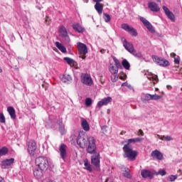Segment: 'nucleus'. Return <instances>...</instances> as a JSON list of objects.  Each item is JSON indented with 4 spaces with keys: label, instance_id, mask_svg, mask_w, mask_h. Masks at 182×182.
<instances>
[{
    "label": "nucleus",
    "instance_id": "1",
    "mask_svg": "<svg viewBox=\"0 0 182 182\" xmlns=\"http://www.w3.org/2000/svg\"><path fill=\"white\" fill-rule=\"evenodd\" d=\"M123 151L124 159H128V160H131V161H134L137 157V154H139V152L133 150L132 146H130L129 144H125L124 146Z\"/></svg>",
    "mask_w": 182,
    "mask_h": 182
},
{
    "label": "nucleus",
    "instance_id": "2",
    "mask_svg": "<svg viewBox=\"0 0 182 182\" xmlns=\"http://www.w3.org/2000/svg\"><path fill=\"white\" fill-rule=\"evenodd\" d=\"M36 165L40 170H44L46 171L49 167V160L45 156H38L36 159Z\"/></svg>",
    "mask_w": 182,
    "mask_h": 182
},
{
    "label": "nucleus",
    "instance_id": "3",
    "mask_svg": "<svg viewBox=\"0 0 182 182\" xmlns=\"http://www.w3.org/2000/svg\"><path fill=\"white\" fill-rule=\"evenodd\" d=\"M87 141H89L87 135L83 132H80L77 138V144L81 149H86V147H87Z\"/></svg>",
    "mask_w": 182,
    "mask_h": 182
},
{
    "label": "nucleus",
    "instance_id": "4",
    "mask_svg": "<svg viewBox=\"0 0 182 182\" xmlns=\"http://www.w3.org/2000/svg\"><path fill=\"white\" fill-rule=\"evenodd\" d=\"M26 146L27 151L30 156H35V154H36V151H38V145L36 144V141L30 139L27 141Z\"/></svg>",
    "mask_w": 182,
    "mask_h": 182
},
{
    "label": "nucleus",
    "instance_id": "5",
    "mask_svg": "<svg viewBox=\"0 0 182 182\" xmlns=\"http://www.w3.org/2000/svg\"><path fill=\"white\" fill-rule=\"evenodd\" d=\"M122 42L123 43V46L125 48V49L129 52V53H132L135 58H137L139 56V54L137 53V51L136 49H134V46H133V44L132 43L127 42V40L126 38H122Z\"/></svg>",
    "mask_w": 182,
    "mask_h": 182
},
{
    "label": "nucleus",
    "instance_id": "6",
    "mask_svg": "<svg viewBox=\"0 0 182 182\" xmlns=\"http://www.w3.org/2000/svg\"><path fill=\"white\" fill-rule=\"evenodd\" d=\"M87 153L89 154H95V153H97L96 151V139H95V137L90 136L88 138V146L87 148Z\"/></svg>",
    "mask_w": 182,
    "mask_h": 182
},
{
    "label": "nucleus",
    "instance_id": "7",
    "mask_svg": "<svg viewBox=\"0 0 182 182\" xmlns=\"http://www.w3.org/2000/svg\"><path fill=\"white\" fill-rule=\"evenodd\" d=\"M91 156V164L95 167L97 171H100V154L97 152Z\"/></svg>",
    "mask_w": 182,
    "mask_h": 182
},
{
    "label": "nucleus",
    "instance_id": "8",
    "mask_svg": "<svg viewBox=\"0 0 182 182\" xmlns=\"http://www.w3.org/2000/svg\"><path fill=\"white\" fill-rule=\"evenodd\" d=\"M77 48L80 54V58L81 59H86V54L87 53V46L83 43H77Z\"/></svg>",
    "mask_w": 182,
    "mask_h": 182
},
{
    "label": "nucleus",
    "instance_id": "9",
    "mask_svg": "<svg viewBox=\"0 0 182 182\" xmlns=\"http://www.w3.org/2000/svg\"><path fill=\"white\" fill-rule=\"evenodd\" d=\"M152 59L155 63L157 65H159V66H163L164 68H166V66L170 65V62L166 59H163L161 58H159V56L153 55Z\"/></svg>",
    "mask_w": 182,
    "mask_h": 182
},
{
    "label": "nucleus",
    "instance_id": "10",
    "mask_svg": "<svg viewBox=\"0 0 182 182\" xmlns=\"http://www.w3.org/2000/svg\"><path fill=\"white\" fill-rule=\"evenodd\" d=\"M81 82L86 86H92L93 85V80L90 75L87 73H83L81 75Z\"/></svg>",
    "mask_w": 182,
    "mask_h": 182
},
{
    "label": "nucleus",
    "instance_id": "11",
    "mask_svg": "<svg viewBox=\"0 0 182 182\" xmlns=\"http://www.w3.org/2000/svg\"><path fill=\"white\" fill-rule=\"evenodd\" d=\"M122 28L124 29V31H126V32H128L129 35L132 36H137V30H136L134 28L129 26L127 23H123L122 24Z\"/></svg>",
    "mask_w": 182,
    "mask_h": 182
},
{
    "label": "nucleus",
    "instance_id": "12",
    "mask_svg": "<svg viewBox=\"0 0 182 182\" xmlns=\"http://www.w3.org/2000/svg\"><path fill=\"white\" fill-rule=\"evenodd\" d=\"M139 19H140L141 22H142L144 26H146V28L148 29V31L149 32H151V33H154V32H156L154 31V28H153V25H151V23L149 21H147V19H146V18L139 17Z\"/></svg>",
    "mask_w": 182,
    "mask_h": 182
},
{
    "label": "nucleus",
    "instance_id": "13",
    "mask_svg": "<svg viewBox=\"0 0 182 182\" xmlns=\"http://www.w3.org/2000/svg\"><path fill=\"white\" fill-rule=\"evenodd\" d=\"M67 149L68 146L65 144H61L59 146L60 156L63 160H65L66 157H68V152L66 151Z\"/></svg>",
    "mask_w": 182,
    "mask_h": 182
},
{
    "label": "nucleus",
    "instance_id": "14",
    "mask_svg": "<svg viewBox=\"0 0 182 182\" xmlns=\"http://www.w3.org/2000/svg\"><path fill=\"white\" fill-rule=\"evenodd\" d=\"M163 9L164 11L165 14L166 15L167 18L171 21V22H176V16L173 12L170 11V9L166 6H163Z\"/></svg>",
    "mask_w": 182,
    "mask_h": 182
},
{
    "label": "nucleus",
    "instance_id": "15",
    "mask_svg": "<svg viewBox=\"0 0 182 182\" xmlns=\"http://www.w3.org/2000/svg\"><path fill=\"white\" fill-rule=\"evenodd\" d=\"M14 161L15 159L14 158L7 159L1 161V166L2 168H9L14 164Z\"/></svg>",
    "mask_w": 182,
    "mask_h": 182
},
{
    "label": "nucleus",
    "instance_id": "16",
    "mask_svg": "<svg viewBox=\"0 0 182 182\" xmlns=\"http://www.w3.org/2000/svg\"><path fill=\"white\" fill-rule=\"evenodd\" d=\"M148 8L151 12H160V6L154 1H149L148 3Z\"/></svg>",
    "mask_w": 182,
    "mask_h": 182
},
{
    "label": "nucleus",
    "instance_id": "17",
    "mask_svg": "<svg viewBox=\"0 0 182 182\" xmlns=\"http://www.w3.org/2000/svg\"><path fill=\"white\" fill-rule=\"evenodd\" d=\"M112 100H113V99H112L111 97H107L102 99L101 101H100L97 103V106L100 109V107H102V106H107V105L111 103Z\"/></svg>",
    "mask_w": 182,
    "mask_h": 182
},
{
    "label": "nucleus",
    "instance_id": "18",
    "mask_svg": "<svg viewBox=\"0 0 182 182\" xmlns=\"http://www.w3.org/2000/svg\"><path fill=\"white\" fill-rule=\"evenodd\" d=\"M151 156L154 160H163V154L160 151L156 149L153 151Z\"/></svg>",
    "mask_w": 182,
    "mask_h": 182
},
{
    "label": "nucleus",
    "instance_id": "19",
    "mask_svg": "<svg viewBox=\"0 0 182 182\" xmlns=\"http://www.w3.org/2000/svg\"><path fill=\"white\" fill-rule=\"evenodd\" d=\"M141 175L144 178H153L154 173L150 171V170H142L141 172Z\"/></svg>",
    "mask_w": 182,
    "mask_h": 182
},
{
    "label": "nucleus",
    "instance_id": "20",
    "mask_svg": "<svg viewBox=\"0 0 182 182\" xmlns=\"http://www.w3.org/2000/svg\"><path fill=\"white\" fill-rule=\"evenodd\" d=\"M45 170H42L41 168H36L33 170V175L36 178L41 179L43 177V172Z\"/></svg>",
    "mask_w": 182,
    "mask_h": 182
},
{
    "label": "nucleus",
    "instance_id": "21",
    "mask_svg": "<svg viewBox=\"0 0 182 182\" xmlns=\"http://www.w3.org/2000/svg\"><path fill=\"white\" fill-rule=\"evenodd\" d=\"M73 28L76 32H78V33H83L85 32V28L82 27L79 23L73 24Z\"/></svg>",
    "mask_w": 182,
    "mask_h": 182
},
{
    "label": "nucleus",
    "instance_id": "22",
    "mask_svg": "<svg viewBox=\"0 0 182 182\" xmlns=\"http://www.w3.org/2000/svg\"><path fill=\"white\" fill-rule=\"evenodd\" d=\"M59 33L63 36V38H69V36L68 35V31L66 30L65 26H59Z\"/></svg>",
    "mask_w": 182,
    "mask_h": 182
},
{
    "label": "nucleus",
    "instance_id": "23",
    "mask_svg": "<svg viewBox=\"0 0 182 182\" xmlns=\"http://www.w3.org/2000/svg\"><path fill=\"white\" fill-rule=\"evenodd\" d=\"M81 126L85 132H89L90 130V126H89V123L85 119L81 120Z\"/></svg>",
    "mask_w": 182,
    "mask_h": 182
},
{
    "label": "nucleus",
    "instance_id": "24",
    "mask_svg": "<svg viewBox=\"0 0 182 182\" xmlns=\"http://www.w3.org/2000/svg\"><path fill=\"white\" fill-rule=\"evenodd\" d=\"M103 4L101 3H96L95 5V9L97 11L99 15H102L103 14Z\"/></svg>",
    "mask_w": 182,
    "mask_h": 182
},
{
    "label": "nucleus",
    "instance_id": "25",
    "mask_svg": "<svg viewBox=\"0 0 182 182\" xmlns=\"http://www.w3.org/2000/svg\"><path fill=\"white\" fill-rule=\"evenodd\" d=\"M7 112H9V114L10 115L11 119H16V114L15 112V108H14V107H9L7 108Z\"/></svg>",
    "mask_w": 182,
    "mask_h": 182
},
{
    "label": "nucleus",
    "instance_id": "26",
    "mask_svg": "<svg viewBox=\"0 0 182 182\" xmlns=\"http://www.w3.org/2000/svg\"><path fill=\"white\" fill-rule=\"evenodd\" d=\"M55 45L56 46V48H58V49H59V50H60V52H62L63 53H66V52H67L66 47L64 46L63 45H62V43L57 41L55 43Z\"/></svg>",
    "mask_w": 182,
    "mask_h": 182
},
{
    "label": "nucleus",
    "instance_id": "27",
    "mask_svg": "<svg viewBox=\"0 0 182 182\" xmlns=\"http://www.w3.org/2000/svg\"><path fill=\"white\" fill-rule=\"evenodd\" d=\"M61 82L63 83H69L72 82V77L68 74H65L61 77Z\"/></svg>",
    "mask_w": 182,
    "mask_h": 182
},
{
    "label": "nucleus",
    "instance_id": "28",
    "mask_svg": "<svg viewBox=\"0 0 182 182\" xmlns=\"http://www.w3.org/2000/svg\"><path fill=\"white\" fill-rule=\"evenodd\" d=\"M109 70L111 74L119 73V68L117 67H115V65H113V64L109 65Z\"/></svg>",
    "mask_w": 182,
    "mask_h": 182
},
{
    "label": "nucleus",
    "instance_id": "29",
    "mask_svg": "<svg viewBox=\"0 0 182 182\" xmlns=\"http://www.w3.org/2000/svg\"><path fill=\"white\" fill-rule=\"evenodd\" d=\"M84 166H85V169L87 170V171L92 172V166L90 165V164H89V160L87 159H85L84 160Z\"/></svg>",
    "mask_w": 182,
    "mask_h": 182
},
{
    "label": "nucleus",
    "instance_id": "30",
    "mask_svg": "<svg viewBox=\"0 0 182 182\" xmlns=\"http://www.w3.org/2000/svg\"><path fill=\"white\" fill-rule=\"evenodd\" d=\"M141 100L142 102H149V100H151V95L142 94L141 96Z\"/></svg>",
    "mask_w": 182,
    "mask_h": 182
},
{
    "label": "nucleus",
    "instance_id": "31",
    "mask_svg": "<svg viewBox=\"0 0 182 182\" xmlns=\"http://www.w3.org/2000/svg\"><path fill=\"white\" fill-rule=\"evenodd\" d=\"M122 65L123 68L126 69V70H130V63H129L127 60L124 59L122 62Z\"/></svg>",
    "mask_w": 182,
    "mask_h": 182
},
{
    "label": "nucleus",
    "instance_id": "32",
    "mask_svg": "<svg viewBox=\"0 0 182 182\" xmlns=\"http://www.w3.org/2000/svg\"><path fill=\"white\" fill-rule=\"evenodd\" d=\"M143 139L141 138H134V139H129L127 140V144L129 146L132 144V143H139V141H141Z\"/></svg>",
    "mask_w": 182,
    "mask_h": 182
},
{
    "label": "nucleus",
    "instance_id": "33",
    "mask_svg": "<svg viewBox=\"0 0 182 182\" xmlns=\"http://www.w3.org/2000/svg\"><path fill=\"white\" fill-rule=\"evenodd\" d=\"M7 153H9V149H8L6 146H3L0 149V157H2V156H6Z\"/></svg>",
    "mask_w": 182,
    "mask_h": 182
},
{
    "label": "nucleus",
    "instance_id": "34",
    "mask_svg": "<svg viewBox=\"0 0 182 182\" xmlns=\"http://www.w3.org/2000/svg\"><path fill=\"white\" fill-rule=\"evenodd\" d=\"M148 79L154 82V85L159 83V77L157 75H151V77H148Z\"/></svg>",
    "mask_w": 182,
    "mask_h": 182
},
{
    "label": "nucleus",
    "instance_id": "35",
    "mask_svg": "<svg viewBox=\"0 0 182 182\" xmlns=\"http://www.w3.org/2000/svg\"><path fill=\"white\" fill-rule=\"evenodd\" d=\"M111 80L113 82V83L117 82L119 80V76L117 75V73H114L111 75Z\"/></svg>",
    "mask_w": 182,
    "mask_h": 182
},
{
    "label": "nucleus",
    "instance_id": "36",
    "mask_svg": "<svg viewBox=\"0 0 182 182\" xmlns=\"http://www.w3.org/2000/svg\"><path fill=\"white\" fill-rule=\"evenodd\" d=\"M64 60H65L68 65H75V60L70 58L65 57L64 58Z\"/></svg>",
    "mask_w": 182,
    "mask_h": 182
},
{
    "label": "nucleus",
    "instance_id": "37",
    "mask_svg": "<svg viewBox=\"0 0 182 182\" xmlns=\"http://www.w3.org/2000/svg\"><path fill=\"white\" fill-rule=\"evenodd\" d=\"M104 16L103 18L105 20V22H110L112 18L110 17V15H109L108 14L104 13L103 14Z\"/></svg>",
    "mask_w": 182,
    "mask_h": 182
},
{
    "label": "nucleus",
    "instance_id": "38",
    "mask_svg": "<svg viewBox=\"0 0 182 182\" xmlns=\"http://www.w3.org/2000/svg\"><path fill=\"white\" fill-rule=\"evenodd\" d=\"M161 99V96L157 94L151 95V100H160Z\"/></svg>",
    "mask_w": 182,
    "mask_h": 182
},
{
    "label": "nucleus",
    "instance_id": "39",
    "mask_svg": "<svg viewBox=\"0 0 182 182\" xmlns=\"http://www.w3.org/2000/svg\"><path fill=\"white\" fill-rule=\"evenodd\" d=\"M114 62L116 68H117L118 69H120V68H122V64L120 63V61H119V60L114 58Z\"/></svg>",
    "mask_w": 182,
    "mask_h": 182
},
{
    "label": "nucleus",
    "instance_id": "40",
    "mask_svg": "<svg viewBox=\"0 0 182 182\" xmlns=\"http://www.w3.org/2000/svg\"><path fill=\"white\" fill-rule=\"evenodd\" d=\"M155 174L156 176H166L167 172H166L164 170H159L158 172H156Z\"/></svg>",
    "mask_w": 182,
    "mask_h": 182
},
{
    "label": "nucleus",
    "instance_id": "41",
    "mask_svg": "<svg viewBox=\"0 0 182 182\" xmlns=\"http://www.w3.org/2000/svg\"><path fill=\"white\" fill-rule=\"evenodd\" d=\"M119 79L121 80H126L127 79V75L124 73H122L119 74Z\"/></svg>",
    "mask_w": 182,
    "mask_h": 182
},
{
    "label": "nucleus",
    "instance_id": "42",
    "mask_svg": "<svg viewBox=\"0 0 182 182\" xmlns=\"http://www.w3.org/2000/svg\"><path fill=\"white\" fill-rule=\"evenodd\" d=\"M92 105V99L91 98H86L85 100V105L87 107H90Z\"/></svg>",
    "mask_w": 182,
    "mask_h": 182
},
{
    "label": "nucleus",
    "instance_id": "43",
    "mask_svg": "<svg viewBox=\"0 0 182 182\" xmlns=\"http://www.w3.org/2000/svg\"><path fill=\"white\" fill-rule=\"evenodd\" d=\"M0 123H6L5 115H4V113H0Z\"/></svg>",
    "mask_w": 182,
    "mask_h": 182
},
{
    "label": "nucleus",
    "instance_id": "44",
    "mask_svg": "<svg viewBox=\"0 0 182 182\" xmlns=\"http://www.w3.org/2000/svg\"><path fill=\"white\" fill-rule=\"evenodd\" d=\"M168 179L171 182L175 181L176 180H177V176L171 175L168 176Z\"/></svg>",
    "mask_w": 182,
    "mask_h": 182
},
{
    "label": "nucleus",
    "instance_id": "45",
    "mask_svg": "<svg viewBox=\"0 0 182 182\" xmlns=\"http://www.w3.org/2000/svg\"><path fill=\"white\" fill-rule=\"evenodd\" d=\"M50 22H51V20H50V18L49 16H46V19H45V23L46 25H50Z\"/></svg>",
    "mask_w": 182,
    "mask_h": 182
},
{
    "label": "nucleus",
    "instance_id": "46",
    "mask_svg": "<svg viewBox=\"0 0 182 182\" xmlns=\"http://www.w3.org/2000/svg\"><path fill=\"white\" fill-rule=\"evenodd\" d=\"M58 124H59V126H60V130L61 132L62 131L64 132L65 131V127H61L62 124H63V122L62 120H60V121L58 122Z\"/></svg>",
    "mask_w": 182,
    "mask_h": 182
},
{
    "label": "nucleus",
    "instance_id": "47",
    "mask_svg": "<svg viewBox=\"0 0 182 182\" xmlns=\"http://www.w3.org/2000/svg\"><path fill=\"white\" fill-rule=\"evenodd\" d=\"M102 130V133H103V134H106V133H107V127L104 126L101 128Z\"/></svg>",
    "mask_w": 182,
    "mask_h": 182
},
{
    "label": "nucleus",
    "instance_id": "48",
    "mask_svg": "<svg viewBox=\"0 0 182 182\" xmlns=\"http://www.w3.org/2000/svg\"><path fill=\"white\" fill-rule=\"evenodd\" d=\"M164 137L166 141H171L173 140V138L171 136H163Z\"/></svg>",
    "mask_w": 182,
    "mask_h": 182
},
{
    "label": "nucleus",
    "instance_id": "49",
    "mask_svg": "<svg viewBox=\"0 0 182 182\" xmlns=\"http://www.w3.org/2000/svg\"><path fill=\"white\" fill-rule=\"evenodd\" d=\"M174 63H176L177 65L180 64V57L174 58Z\"/></svg>",
    "mask_w": 182,
    "mask_h": 182
},
{
    "label": "nucleus",
    "instance_id": "50",
    "mask_svg": "<svg viewBox=\"0 0 182 182\" xmlns=\"http://www.w3.org/2000/svg\"><path fill=\"white\" fill-rule=\"evenodd\" d=\"M123 175L124 176V177H127L128 178H130V173L127 171H125Z\"/></svg>",
    "mask_w": 182,
    "mask_h": 182
},
{
    "label": "nucleus",
    "instance_id": "51",
    "mask_svg": "<svg viewBox=\"0 0 182 182\" xmlns=\"http://www.w3.org/2000/svg\"><path fill=\"white\" fill-rule=\"evenodd\" d=\"M138 136H144V132H143V130H141V129L139 130Z\"/></svg>",
    "mask_w": 182,
    "mask_h": 182
},
{
    "label": "nucleus",
    "instance_id": "52",
    "mask_svg": "<svg viewBox=\"0 0 182 182\" xmlns=\"http://www.w3.org/2000/svg\"><path fill=\"white\" fill-rule=\"evenodd\" d=\"M103 0H94V2H96V4H100Z\"/></svg>",
    "mask_w": 182,
    "mask_h": 182
},
{
    "label": "nucleus",
    "instance_id": "53",
    "mask_svg": "<svg viewBox=\"0 0 182 182\" xmlns=\"http://www.w3.org/2000/svg\"><path fill=\"white\" fill-rule=\"evenodd\" d=\"M100 52V53H106V50L101 49Z\"/></svg>",
    "mask_w": 182,
    "mask_h": 182
},
{
    "label": "nucleus",
    "instance_id": "54",
    "mask_svg": "<svg viewBox=\"0 0 182 182\" xmlns=\"http://www.w3.org/2000/svg\"><path fill=\"white\" fill-rule=\"evenodd\" d=\"M171 57L175 58H176V53H171Z\"/></svg>",
    "mask_w": 182,
    "mask_h": 182
},
{
    "label": "nucleus",
    "instance_id": "55",
    "mask_svg": "<svg viewBox=\"0 0 182 182\" xmlns=\"http://www.w3.org/2000/svg\"><path fill=\"white\" fill-rule=\"evenodd\" d=\"M168 90H171V85H167L166 86Z\"/></svg>",
    "mask_w": 182,
    "mask_h": 182
},
{
    "label": "nucleus",
    "instance_id": "56",
    "mask_svg": "<svg viewBox=\"0 0 182 182\" xmlns=\"http://www.w3.org/2000/svg\"><path fill=\"white\" fill-rule=\"evenodd\" d=\"M120 134L122 136L123 134H126V131H122Z\"/></svg>",
    "mask_w": 182,
    "mask_h": 182
},
{
    "label": "nucleus",
    "instance_id": "57",
    "mask_svg": "<svg viewBox=\"0 0 182 182\" xmlns=\"http://www.w3.org/2000/svg\"><path fill=\"white\" fill-rule=\"evenodd\" d=\"M159 139H160V140H165V139H164V137H163V136H161Z\"/></svg>",
    "mask_w": 182,
    "mask_h": 182
},
{
    "label": "nucleus",
    "instance_id": "58",
    "mask_svg": "<svg viewBox=\"0 0 182 182\" xmlns=\"http://www.w3.org/2000/svg\"><path fill=\"white\" fill-rule=\"evenodd\" d=\"M0 182H4V178H2V177H0Z\"/></svg>",
    "mask_w": 182,
    "mask_h": 182
},
{
    "label": "nucleus",
    "instance_id": "59",
    "mask_svg": "<svg viewBox=\"0 0 182 182\" xmlns=\"http://www.w3.org/2000/svg\"><path fill=\"white\" fill-rule=\"evenodd\" d=\"M126 85H127V82H124L122 84V86H126Z\"/></svg>",
    "mask_w": 182,
    "mask_h": 182
},
{
    "label": "nucleus",
    "instance_id": "60",
    "mask_svg": "<svg viewBox=\"0 0 182 182\" xmlns=\"http://www.w3.org/2000/svg\"><path fill=\"white\" fill-rule=\"evenodd\" d=\"M83 1L87 4V2H89V0H83Z\"/></svg>",
    "mask_w": 182,
    "mask_h": 182
},
{
    "label": "nucleus",
    "instance_id": "61",
    "mask_svg": "<svg viewBox=\"0 0 182 182\" xmlns=\"http://www.w3.org/2000/svg\"><path fill=\"white\" fill-rule=\"evenodd\" d=\"M157 1V2H160L161 0H156Z\"/></svg>",
    "mask_w": 182,
    "mask_h": 182
},
{
    "label": "nucleus",
    "instance_id": "62",
    "mask_svg": "<svg viewBox=\"0 0 182 182\" xmlns=\"http://www.w3.org/2000/svg\"><path fill=\"white\" fill-rule=\"evenodd\" d=\"M157 90H159V88H156V92H157Z\"/></svg>",
    "mask_w": 182,
    "mask_h": 182
},
{
    "label": "nucleus",
    "instance_id": "63",
    "mask_svg": "<svg viewBox=\"0 0 182 182\" xmlns=\"http://www.w3.org/2000/svg\"><path fill=\"white\" fill-rule=\"evenodd\" d=\"M0 72H2V69H1V67H0Z\"/></svg>",
    "mask_w": 182,
    "mask_h": 182
},
{
    "label": "nucleus",
    "instance_id": "64",
    "mask_svg": "<svg viewBox=\"0 0 182 182\" xmlns=\"http://www.w3.org/2000/svg\"><path fill=\"white\" fill-rule=\"evenodd\" d=\"M47 89H48V88L46 87V88H45V90H47Z\"/></svg>",
    "mask_w": 182,
    "mask_h": 182
}]
</instances>
